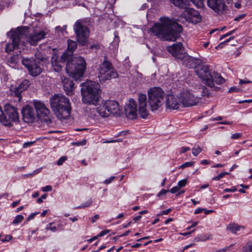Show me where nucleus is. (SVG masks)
<instances>
[{
	"label": "nucleus",
	"mask_w": 252,
	"mask_h": 252,
	"mask_svg": "<svg viewBox=\"0 0 252 252\" xmlns=\"http://www.w3.org/2000/svg\"><path fill=\"white\" fill-rule=\"evenodd\" d=\"M233 245H230L229 246L225 247L224 248L220 249L219 250L220 252H226L229 250H231V248L232 247Z\"/></svg>",
	"instance_id": "47"
},
{
	"label": "nucleus",
	"mask_w": 252,
	"mask_h": 252,
	"mask_svg": "<svg viewBox=\"0 0 252 252\" xmlns=\"http://www.w3.org/2000/svg\"><path fill=\"white\" fill-rule=\"evenodd\" d=\"M171 211V209L169 208L166 210L162 211L158 216L162 215H167Z\"/></svg>",
	"instance_id": "56"
},
{
	"label": "nucleus",
	"mask_w": 252,
	"mask_h": 252,
	"mask_svg": "<svg viewBox=\"0 0 252 252\" xmlns=\"http://www.w3.org/2000/svg\"><path fill=\"white\" fill-rule=\"evenodd\" d=\"M22 114L23 121L27 123H33L37 117L34 109L29 105L23 108Z\"/></svg>",
	"instance_id": "16"
},
{
	"label": "nucleus",
	"mask_w": 252,
	"mask_h": 252,
	"mask_svg": "<svg viewBox=\"0 0 252 252\" xmlns=\"http://www.w3.org/2000/svg\"><path fill=\"white\" fill-rule=\"evenodd\" d=\"M110 231V230L106 229L103 231H101L98 234V236L99 237H102L104 235H106V234L108 233Z\"/></svg>",
	"instance_id": "53"
},
{
	"label": "nucleus",
	"mask_w": 252,
	"mask_h": 252,
	"mask_svg": "<svg viewBox=\"0 0 252 252\" xmlns=\"http://www.w3.org/2000/svg\"><path fill=\"white\" fill-rule=\"evenodd\" d=\"M52 222L49 223L47 225V226L46 227V230H50L52 232H56V231H57V227L56 226H52Z\"/></svg>",
	"instance_id": "44"
},
{
	"label": "nucleus",
	"mask_w": 252,
	"mask_h": 252,
	"mask_svg": "<svg viewBox=\"0 0 252 252\" xmlns=\"http://www.w3.org/2000/svg\"><path fill=\"white\" fill-rule=\"evenodd\" d=\"M237 190V189L235 187H232L231 189H228V188L225 189L223 190V192H234L236 191Z\"/></svg>",
	"instance_id": "46"
},
{
	"label": "nucleus",
	"mask_w": 252,
	"mask_h": 252,
	"mask_svg": "<svg viewBox=\"0 0 252 252\" xmlns=\"http://www.w3.org/2000/svg\"><path fill=\"white\" fill-rule=\"evenodd\" d=\"M38 214V212H35V213L31 214L29 215V216L28 217V218H27V220L29 221V220H30L32 219H33L34 218V217Z\"/></svg>",
	"instance_id": "55"
},
{
	"label": "nucleus",
	"mask_w": 252,
	"mask_h": 252,
	"mask_svg": "<svg viewBox=\"0 0 252 252\" xmlns=\"http://www.w3.org/2000/svg\"><path fill=\"white\" fill-rule=\"evenodd\" d=\"M197 8H202L204 6L203 0H189Z\"/></svg>",
	"instance_id": "35"
},
{
	"label": "nucleus",
	"mask_w": 252,
	"mask_h": 252,
	"mask_svg": "<svg viewBox=\"0 0 252 252\" xmlns=\"http://www.w3.org/2000/svg\"><path fill=\"white\" fill-rule=\"evenodd\" d=\"M164 96V91L159 87H153L148 90V103L152 112L158 110L163 105Z\"/></svg>",
	"instance_id": "7"
},
{
	"label": "nucleus",
	"mask_w": 252,
	"mask_h": 252,
	"mask_svg": "<svg viewBox=\"0 0 252 252\" xmlns=\"http://www.w3.org/2000/svg\"><path fill=\"white\" fill-rule=\"evenodd\" d=\"M22 57L18 55L11 56L7 59V62L10 64H15L20 61Z\"/></svg>",
	"instance_id": "31"
},
{
	"label": "nucleus",
	"mask_w": 252,
	"mask_h": 252,
	"mask_svg": "<svg viewBox=\"0 0 252 252\" xmlns=\"http://www.w3.org/2000/svg\"><path fill=\"white\" fill-rule=\"evenodd\" d=\"M99 216L98 215H94L92 219V222L94 223V222H95L99 219Z\"/></svg>",
	"instance_id": "62"
},
{
	"label": "nucleus",
	"mask_w": 252,
	"mask_h": 252,
	"mask_svg": "<svg viewBox=\"0 0 252 252\" xmlns=\"http://www.w3.org/2000/svg\"><path fill=\"white\" fill-rule=\"evenodd\" d=\"M33 143H34V142H32V141L25 142L23 144V147L24 148H26L29 147H30L33 144Z\"/></svg>",
	"instance_id": "54"
},
{
	"label": "nucleus",
	"mask_w": 252,
	"mask_h": 252,
	"mask_svg": "<svg viewBox=\"0 0 252 252\" xmlns=\"http://www.w3.org/2000/svg\"><path fill=\"white\" fill-rule=\"evenodd\" d=\"M46 34L44 31L34 32L29 35L27 40L31 45H35L38 41L44 38Z\"/></svg>",
	"instance_id": "22"
},
{
	"label": "nucleus",
	"mask_w": 252,
	"mask_h": 252,
	"mask_svg": "<svg viewBox=\"0 0 252 252\" xmlns=\"http://www.w3.org/2000/svg\"><path fill=\"white\" fill-rule=\"evenodd\" d=\"M52 189V187L49 185L46 186L42 187L41 188L42 191H44V192L50 191H51Z\"/></svg>",
	"instance_id": "48"
},
{
	"label": "nucleus",
	"mask_w": 252,
	"mask_h": 252,
	"mask_svg": "<svg viewBox=\"0 0 252 252\" xmlns=\"http://www.w3.org/2000/svg\"><path fill=\"white\" fill-rule=\"evenodd\" d=\"M19 121V114L17 108L9 104L4 105L3 110L0 106V122L4 126H11L12 122Z\"/></svg>",
	"instance_id": "8"
},
{
	"label": "nucleus",
	"mask_w": 252,
	"mask_h": 252,
	"mask_svg": "<svg viewBox=\"0 0 252 252\" xmlns=\"http://www.w3.org/2000/svg\"><path fill=\"white\" fill-rule=\"evenodd\" d=\"M195 72L202 82L215 91L220 90V88L216 86L215 84L220 85L225 82V79L220 73L215 71L211 72L207 65L198 66Z\"/></svg>",
	"instance_id": "2"
},
{
	"label": "nucleus",
	"mask_w": 252,
	"mask_h": 252,
	"mask_svg": "<svg viewBox=\"0 0 252 252\" xmlns=\"http://www.w3.org/2000/svg\"><path fill=\"white\" fill-rule=\"evenodd\" d=\"M68 59L66 57L63 58V55L59 58L56 55L53 56L51 59V63L53 69L57 72L61 71L62 67L64 66V63L68 61Z\"/></svg>",
	"instance_id": "18"
},
{
	"label": "nucleus",
	"mask_w": 252,
	"mask_h": 252,
	"mask_svg": "<svg viewBox=\"0 0 252 252\" xmlns=\"http://www.w3.org/2000/svg\"><path fill=\"white\" fill-rule=\"evenodd\" d=\"M246 16V15L245 14H241V15H239L238 16L236 17L235 19H234V20L235 21H239L240 20L243 19L245 16Z\"/></svg>",
	"instance_id": "60"
},
{
	"label": "nucleus",
	"mask_w": 252,
	"mask_h": 252,
	"mask_svg": "<svg viewBox=\"0 0 252 252\" xmlns=\"http://www.w3.org/2000/svg\"><path fill=\"white\" fill-rule=\"evenodd\" d=\"M25 30L18 29L17 31H10L7 32V35L11 39V42L6 44L5 51L9 53L16 49H21L25 46Z\"/></svg>",
	"instance_id": "6"
},
{
	"label": "nucleus",
	"mask_w": 252,
	"mask_h": 252,
	"mask_svg": "<svg viewBox=\"0 0 252 252\" xmlns=\"http://www.w3.org/2000/svg\"><path fill=\"white\" fill-rule=\"evenodd\" d=\"M180 189V188L178 186H176L171 188V189L169 190V191L172 193H175L178 192Z\"/></svg>",
	"instance_id": "49"
},
{
	"label": "nucleus",
	"mask_w": 252,
	"mask_h": 252,
	"mask_svg": "<svg viewBox=\"0 0 252 252\" xmlns=\"http://www.w3.org/2000/svg\"><path fill=\"white\" fill-rule=\"evenodd\" d=\"M182 107H191L196 105L199 101V98L194 96L189 92H183L180 94Z\"/></svg>",
	"instance_id": "14"
},
{
	"label": "nucleus",
	"mask_w": 252,
	"mask_h": 252,
	"mask_svg": "<svg viewBox=\"0 0 252 252\" xmlns=\"http://www.w3.org/2000/svg\"><path fill=\"white\" fill-rule=\"evenodd\" d=\"M167 51L178 60L185 53L184 48L183 47L182 43L180 42L174 43L171 46H168Z\"/></svg>",
	"instance_id": "21"
},
{
	"label": "nucleus",
	"mask_w": 252,
	"mask_h": 252,
	"mask_svg": "<svg viewBox=\"0 0 252 252\" xmlns=\"http://www.w3.org/2000/svg\"><path fill=\"white\" fill-rule=\"evenodd\" d=\"M252 82V81L248 80H243L242 79H239V84L240 85H242L243 84H245V83H251Z\"/></svg>",
	"instance_id": "59"
},
{
	"label": "nucleus",
	"mask_w": 252,
	"mask_h": 252,
	"mask_svg": "<svg viewBox=\"0 0 252 252\" xmlns=\"http://www.w3.org/2000/svg\"><path fill=\"white\" fill-rule=\"evenodd\" d=\"M201 148L198 146H194L192 149V153L194 156H197L201 152Z\"/></svg>",
	"instance_id": "36"
},
{
	"label": "nucleus",
	"mask_w": 252,
	"mask_h": 252,
	"mask_svg": "<svg viewBox=\"0 0 252 252\" xmlns=\"http://www.w3.org/2000/svg\"><path fill=\"white\" fill-rule=\"evenodd\" d=\"M202 95L208 98L213 96L210 89L205 86H204L202 89Z\"/></svg>",
	"instance_id": "32"
},
{
	"label": "nucleus",
	"mask_w": 252,
	"mask_h": 252,
	"mask_svg": "<svg viewBox=\"0 0 252 252\" xmlns=\"http://www.w3.org/2000/svg\"><path fill=\"white\" fill-rule=\"evenodd\" d=\"M194 163V162L193 161L186 162L184 164L181 165L179 167V168H184L187 167L192 166V165H193Z\"/></svg>",
	"instance_id": "39"
},
{
	"label": "nucleus",
	"mask_w": 252,
	"mask_h": 252,
	"mask_svg": "<svg viewBox=\"0 0 252 252\" xmlns=\"http://www.w3.org/2000/svg\"><path fill=\"white\" fill-rule=\"evenodd\" d=\"M241 228L244 229V226L235 223H229L226 226V230L233 234H236L237 232L239 231Z\"/></svg>",
	"instance_id": "28"
},
{
	"label": "nucleus",
	"mask_w": 252,
	"mask_h": 252,
	"mask_svg": "<svg viewBox=\"0 0 252 252\" xmlns=\"http://www.w3.org/2000/svg\"><path fill=\"white\" fill-rule=\"evenodd\" d=\"M91 205H92L91 201H87L86 202L81 204L80 206L76 207V208L77 209L84 208L86 207H88L90 206Z\"/></svg>",
	"instance_id": "41"
},
{
	"label": "nucleus",
	"mask_w": 252,
	"mask_h": 252,
	"mask_svg": "<svg viewBox=\"0 0 252 252\" xmlns=\"http://www.w3.org/2000/svg\"><path fill=\"white\" fill-rule=\"evenodd\" d=\"M12 238V236L10 235H6L5 236L4 239H1V241L2 242H8L11 240Z\"/></svg>",
	"instance_id": "50"
},
{
	"label": "nucleus",
	"mask_w": 252,
	"mask_h": 252,
	"mask_svg": "<svg viewBox=\"0 0 252 252\" xmlns=\"http://www.w3.org/2000/svg\"><path fill=\"white\" fill-rule=\"evenodd\" d=\"M115 178V176H111V177H110L108 179H106L104 181V183L105 184H110L112 181Z\"/></svg>",
	"instance_id": "52"
},
{
	"label": "nucleus",
	"mask_w": 252,
	"mask_h": 252,
	"mask_svg": "<svg viewBox=\"0 0 252 252\" xmlns=\"http://www.w3.org/2000/svg\"><path fill=\"white\" fill-rule=\"evenodd\" d=\"M179 60L181 63L189 68H193L197 64V59L192 58V57L187 55L186 53L181 56Z\"/></svg>",
	"instance_id": "23"
},
{
	"label": "nucleus",
	"mask_w": 252,
	"mask_h": 252,
	"mask_svg": "<svg viewBox=\"0 0 252 252\" xmlns=\"http://www.w3.org/2000/svg\"><path fill=\"white\" fill-rule=\"evenodd\" d=\"M185 9L181 15V17L184 18L187 21L197 24L201 20V17L199 12L192 8H184Z\"/></svg>",
	"instance_id": "13"
},
{
	"label": "nucleus",
	"mask_w": 252,
	"mask_h": 252,
	"mask_svg": "<svg viewBox=\"0 0 252 252\" xmlns=\"http://www.w3.org/2000/svg\"><path fill=\"white\" fill-rule=\"evenodd\" d=\"M77 48V43L75 41L71 39L67 40V48L66 51L63 54V58L66 57L68 60L71 58L73 53Z\"/></svg>",
	"instance_id": "26"
},
{
	"label": "nucleus",
	"mask_w": 252,
	"mask_h": 252,
	"mask_svg": "<svg viewBox=\"0 0 252 252\" xmlns=\"http://www.w3.org/2000/svg\"><path fill=\"white\" fill-rule=\"evenodd\" d=\"M33 105L36 110L37 116L47 125L51 123L52 116L45 104L42 101L34 100Z\"/></svg>",
	"instance_id": "10"
},
{
	"label": "nucleus",
	"mask_w": 252,
	"mask_h": 252,
	"mask_svg": "<svg viewBox=\"0 0 252 252\" xmlns=\"http://www.w3.org/2000/svg\"><path fill=\"white\" fill-rule=\"evenodd\" d=\"M30 83L27 80H23L20 84L14 88L13 94L18 98L19 101L22 98L21 93L26 90L29 86Z\"/></svg>",
	"instance_id": "24"
},
{
	"label": "nucleus",
	"mask_w": 252,
	"mask_h": 252,
	"mask_svg": "<svg viewBox=\"0 0 252 252\" xmlns=\"http://www.w3.org/2000/svg\"><path fill=\"white\" fill-rule=\"evenodd\" d=\"M243 252H252V242H249L243 247Z\"/></svg>",
	"instance_id": "34"
},
{
	"label": "nucleus",
	"mask_w": 252,
	"mask_h": 252,
	"mask_svg": "<svg viewBox=\"0 0 252 252\" xmlns=\"http://www.w3.org/2000/svg\"><path fill=\"white\" fill-rule=\"evenodd\" d=\"M242 135L241 133H236L231 135V138L232 139H237L239 138Z\"/></svg>",
	"instance_id": "51"
},
{
	"label": "nucleus",
	"mask_w": 252,
	"mask_h": 252,
	"mask_svg": "<svg viewBox=\"0 0 252 252\" xmlns=\"http://www.w3.org/2000/svg\"><path fill=\"white\" fill-rule=\"evenodd\" d=\"M208 6L218 14H223L227 9L224 0H207Z\"/></svg>",
	"instance_id": "15"
},
{
	"label": "nucleus",
	"mask_w": 252,
	"mask_h": 252,
	"mask_svg": "<svg viewBox=\"0 0 252 252\" xmlns=\"http://www.w3.org/2000/svg\"><path fill=\"white\" fill-rule=\"evenodd\" d=\"M86 144V140H83L80 141L73 142L72 145L76 146H84Z\"/></svg>",
	"instance_id": "43"
},
{
	"label": "nucleus",
	"mask_w": 252,
	"mask_h": 252,
	"mask_svg": "<svg viewBox=\"0 0 252 252\" xmlns=\"http://www.w3.org/2000/svg\"><path fill=\"white\" fill-rule=\"evenodd\" d=\"M205 209H202V208H198L196 209L195 210L194 214H199V213H202L203 211H205Z\"/></svg>",
	"instance_id": "61"
},
{
	"label": "nucleus",
	"mask_w": 252,
	"mask_h": 252,
	"mask_svg": "<svg viewBox=\"0 0 252 252\" xmlns=\"http://www.w3.org/2000/svg\"><path fill=\"white\" fill-rule=\"evenodd\" d=\"M139 104V113L141 117L144 119L147 118L148 111L147 108V96L144 94H140L138 97Z\"/></svg>",
	"instance_id": "19"
},
{
	"label": "nucleus",
	"mask_w": 252,
	"mask_h": 252,
	"mask_svg": "<svg viewBox=\"0 0 252 252\" xmlns=\"http://www.w3.org/2000/svg\"><path fill=\"white\" fill-rule=\"evenodd\" d=\"M187 183V179H185L178 182L177 186L181 189L185 187Z\"/></svg>",
	"instance_id": "40"
},
{
	"label": "nucleus",
	"mask_w": 252,
	"mask_h": 252,
	"mask_svg": "<svg viewBox=\"0 0 252 252\" xmlns=\"http://www.w3.org/2000/svg\"><path fill=\"white\" fill-rule=\"evenodd\" d=\"M86 68V63L81 57H75L69 59L66 65V71L69 76L75 80L82 77Z\"/></svg>",
	"instance_id": "5"
},
{
	"label": "nucleus",
	"mask_w": 252,
	"mask_h": 252,
	"mask_svg": "<svg viewBox=\"0 0 252 252\" xmlns=\"http://www.w3.org/2000/svg\"><path fill=\"white\" fill-rule=\"evenodd\" d=\"M229 173L226 172H224L220 173L218 176L214 177L213 178V180L218 181L220 179L222 178L225 175H229Z\"/></svg>",
	"instance_id": "38"
},
{
	"label": "nucleus",
	"mask_w": 252,
	"mask_h": 252,
	"mask_svg": "<svg viewBox=\"0 0 252 252\" xmlns=\"http://www.w3.org/2000/svg\"><path fill=\"white\" fill-rule=\"evenodd\" d=\"M100 85L98 83L89 81L82 84L81 94L83 103L96 105L100 97Z\"/></svg>",
	"instance_id": "4"
},
{
	"label": "nucleus",
	"mask_w": 252,
	"mask_h": 252,
	"mask_svg": "<svg viewBox=\"0 0 252 252\" xmlns=\"http://www.w3.org/2000/svg\"><path fill=\"white\" fill-rule=\"evenodd\" d=\"M241 90L240 88H238L236 87H231L229 91V93H233V92H240Z\"/></svg>",
	"instance_id": "45"
},
{
	"label": "nucleus",
	"mask_w": 252,
	"mask_h": 252,
	"mask_svg": "<svg viewBox=\"0 0 252 252\" xmlns=\"http://www.w3.org/2000/svg\"><path fill=\"white\" fill-rule=\"evenodd\" d=\"M66 25L63 26V27L60 26H58L55 28V32L57 33L59 35H60V33H61L62 35L64 34V33H66Z\"/></svg>",
	"instance_id": "33"
},
{
	"label": "nucleus",
	"mask_w": 252,
	"mask_h": 252,
	"mask_svg": "<svg viewBox=\"0 0 252 252\" xmlns=\"http://www.w3.org/2000/svg\"><path fill=\"white\" fill-rule=\"evenodd\" d=\"M99 47H100L99 45L98 44H94L93 45H91L90 47L91 49H98L99 48Z\"/></svg>",
	"instance_id": "63"
},
{
	"label": "nucleus",
	"mask_w": 252,
	"mask_h": 252,
	"mask_svg": "<svg viewBox=\"0 0 252 252\" xmlns=\"http://www.w3.org/2000/svg\"><path fill=\"white\" fill-rule=\"evenodd\" d=\"M190 150V148L188 147H182L181 148L180 153H184L186 152L187 151H188Z\"/></svg>",
	"instance_id": "58"
},
{
	"label": "nucleus",
	"mask_w": 252,
	"mask_h": 252,
	"mask_svg": "<svg viewBox=\"0 0 252 252\" xmlns=\"http://www.w3.org/2000/svg\"><path fill=\"white\" fill-rule=\"evenodd\" d=\"M118 76V73L113 68L111 63L105 59L99 67L98 77L100 82L103 83Z\"/></svg>",
	"instance_id": "9"
},
{
	"label": "nucleus",
	"mask_w": 252,
	"mask_h": 252,
	"mask_svg": "<svg viewBox=\"0 0 252 252\" xmlns=\"http://www.w3.org/2000/svg\"><path fill=\"white\" fill-rule=\"evenodd\" d=\"M22 63L28 69L29 74L32 76H37L42 71L39 59L23 58Z\"/></svg>",
	"instance_id": "11"
},
{
	"label": "nucleus",
	"mask_w": 252,
	"mask_h": 252,
	"mask_svg": "<svg viewBox=\"0 0 252 252\" xmlns=\"http://www.w3.org/2000/svg\"><path fill=\"white\" fill-rule=\"evenodd\" d=\"M160 23H156L150 30L154 35L162 40L174 41L180 36L182 27L167 17H161Z\"/></svg>",
	"instance_id": "1"
},
{
	"label": "nucleus",
	"mask_w": 252,
	"mask_h": 252,
	"mask_svg": "<svg viewBox=\"0 0 252 252\" xmlns=\"http://www.w3.org/2000/svg\"><path fill=\"white\" fill-rule=\"evenodd\" d=\"M169 190L162 189L158 193V195L160 196L162 195L165 194L167 192H169Z\"/></svg>",
	"instance_id": "57"
},
{
	"label": "nucleus",
	"mask_w": 252,
	"mask_h": 252,
	"mask_svg": "<svg viewBox=\"0 0 252 252\" xmlns=\"http://www.w3.org/2000/svg\"><path fill=\"white\" fill-rule=\"evenodd\" d=\"M23 219L24 217L22 215H18L15 218L14 220L12 222V223L14 224H17L21 222Z\"/></svg>",
	"instance_id": "37"
},
{
	"label": "nucleus",
	"mask_w": 252,
	"mask_h": 252,
	"mask_svg": "<svg viewBox=\"0 0 252 252\" xmlns=\"http://www.w3.org/2000/svg\"><path fill=\"white\" fill-rule=\"evenodd\" d=\"M106 105L105 102L104 104L100 105L96 109L97 113L102 117H107L109 116L108 110L107 108H106Z\"/></svg>",
	"instance_id": "29"
},
{
	"label": "nucleus",
	"mask_w": 252,
	"mask_h": 252,
	"mask_svg": "<svg viewBox=\"0 0 252 252\" xmlns=\"http://www.w3.org/2000/svg\"><path fill=\"white\" fill-rule=\"evenodd\" d=\"M165 105L170 109H178L182 106L181 97L173 94H168L166 97Z\"/></svg>",
	"instance_id": "17"
},
{
	"label": "nucleus",
	"mask_w": 252,
	"mask_h": 252,
	"mask_svg": "<svg viewBox=\"0 0 252 252\" xmlns=\"http://www.w3.org/2000/svg\"><path fill=\"white\" fill-rule=\"evenodd\" d=\"M67 157L66 156H62L57 161V164L58 165H61L63 164V163L67 159Z\"/></svg>",
	"instance_id": "42"
},
{
	"label": "nucleus",
	"mask_w": 252,
	"mask_h": 252,
	"mask_svg": "<svg viewBox=\"0 0 252 252\" xmlns=\"http://www.w3.org/2000/svg\"><path fill=\"white\" fill-rule=\"evenodd\" d=\"M51 107L60 119H66L70 115L71 107L69 99L61 94H55L50 99Z\"/></svg>",
	"instance_id": "3"
},
{
	"label": "nucleus",
	"mask_w": 252,
	"mask_h": 252,
	"mask_svg": "<svg viewBox=\"0 0 252 252\" xmlns=\"http://www.w3.org/2000/svg\"><path fill=\"white\" fill-rule=\"evenodd\" d=\"M74 30L77 41L82 45H85L89 35L88 28L83 25L82 21L78 20L74 25Z\"/></svg>",
	"instance_id": "12"
},
{
	"label": "nucleus",
	"mask_w": 252,
	"mask_h": 252,
	"mask_svg": "<svg viewBox=\"0 0 252 252\" xmlns=\"http://www.w3.org/2000/svg\"><path fill=\"white\" fill-rule=\"evenodd\" d=\"M141 218V215H138L135 217L133 218V220L134 221V222H137L138 220H140Z\"/></svg>",
	"instance_id": "64"
},
{
	"label": "nucleus",
	"mask_w": 252,
	"mask_h": 252,
	"mask_svg": "<svg viewBox=\"0 0 252 252\" xmlns=\"http://www.w3.org/2000/svg\"><path fill=\"white\" fill-rule=\"evenodd\" d=\"M137 105L134 99L129 100L128 104L125 106V112L126 116L130 119H134L137 116Z\"/></svg>",
	"instance_id": "20"
},
{
	"label": "nucleus",
	"mask_w": 252,
	"mask_h": 252,
	"mask_svg": "<svg viewBox=\"0 0 252 252\" xmlns=\"http://www.w3.org/2000/svg\"><path fill=\"white\" fill-rule=\"evenodd\" d=\"M64 91L66 94H72L74 89V83L69 78L63 77L61 78Z\"/></svg>",
	"instance_id": "25"
},
{
	"label": "nucleus",
	"mask_w": 252,
	"mask_h": 252,
	"mask_svg": "<svg viewBox=\"0 0 252 252\" xmlns=\"http://www.w3.org/2000/svg\"><path fill=\"white\" fill-rule=\"evenodd\" d=\"M106 107L107 108L109 115L111 114L117 115L120 113V108L118 103L115 100L106 101Z\"/></svg>",
	"instance_id": "27"
},
{
	"label": "nucleus",
	"mask_w": 252,
	"mask_h": 252,
	"mask_svg": "<svg viewBox=\"0 0 252 252\" xmlns=\"http://www.w3.org/2000/svg\"><path fill=\"white\" fill-rule=\"evenodd\" d=\"M175 6H178L181 8H187L189 6V2L187 0H170Z\"/></svg>",
	"instance_id": "30"
}]
</instances>
